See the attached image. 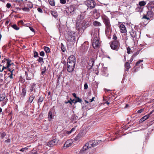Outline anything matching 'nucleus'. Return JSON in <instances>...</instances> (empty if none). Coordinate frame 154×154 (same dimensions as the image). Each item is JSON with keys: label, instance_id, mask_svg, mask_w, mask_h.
I'll use <instances>...</instances> for the list:
<instances>
[{"label": "nucleus", "instance_id": "nucleus-1", "mask_svg": "<svg viewBox=\"0 0 154 154\" xmlns=\"http://www.w3.org/2000/svg\"><path fill=\"white\" fill-rule=\"evenodd\" d=\"M102 18L105 26V31L106 35H109L112 32L110 20L107 17L104 15L102 16Z\"/></svg>", "mask_w": 154, "mask_h": 154}, {"label": "nucleus", "instance_id": "nucleus-2", "mask_svg": "<svg viewBox=\"0 0 154 154\" xmlns=\"http://www.w3.org/2000/svg\"><path fill=\"white\" fill-rule=\"evenodd\" d=\"M75 33L73 31L68 32V34L66 35V37L69 42H74L75 41Z\"/></svg>", "mask_w": 154, "mask_h": 154}, {"label": "nucleus", "instance_id": "nucleus-3", "mask_svg": "<svg viewBox=\"0 0 154 154\" xmlns=\"http://www.w3.org/2000/svg\"><path fill=\"white\" fill-rule=\"evenodd\" d=\"M119 42L117 40L112 41L110 44L111 48L113 50H118L119 47Z\"/></svg>", "mask_w": 154, "mask_h": 154}, {"label": "nucleus", "instance_id": "nucleus-4", "mask_svg": "<svg viewBox=\"0 0 154 154\" xmlns=\"http://www.w3.org/2000/svg\"><path fill=\"white\" fill-rule=\"evenodd\" d=\"M85 5L87 7L90 8H94L96 5V3L93 0H87L85 2Z\"/></svg>", "mask_w": 154, "mask_h": 154}, {"label": "nucleus", "instance_id": "nucleus-5", "mask_svg": "<svg viewBox=\"0 0 154 154\" xmlns=\"http://www.w3.org/2000/svg\"><path fill=\"white\" fill-rule=\"evenodd\" d=\"M58 143V140L56 139H54L53 140L48 142L47 144V145L48 146L51 147L56 145Z\"/></svg>", "mask_w": 154, "mask_h": 154}, {"label": "nucleus", "instance_id": "nucleus-6", "mask_svg": "<svg viewBox=\"0 0 154 154\" xmlns=\"http://www.w3.org/2000/svg\"><path fill=\"white\" fill-rule=\"evenodd\" d=\"M148 10L154 13V3L152 2H149L147 5Z\"/></svg>", "mask_w": 154, "mask_h": 154}, {"label": "nucleus", "instance_id": "nucleus-7", "mask_svg": "<svg viewBox=\"0 0 154 154\" xmlns=\"http://www.w3.org/2000/svg\"><path fill=\"white\" fill-rule=\"evenodd\" d=\"M99 42L97 37L95 38L93 41L92 45L93 48H95L99 46Z\"/></svg>", "mask_w": 154, "mask_h": 154}, {"label": "nucleus", "instance_id": "nucleus-8", "mask_svg": "<svg viewBox=\"0 0 154 154\" xmlns=\"http://www.w3.org/2000/svg\"><path fill=\"white\" fill-rule=\"evenodd\" d=\"M93 15L96 19H97L100 17L99 10L94 9L92 11Z\"/></svg>", "mask_w": 154, "mask_h": 154}, {"label": "nucleus", "instance_id": "nucleus-9", "mask_svg": "<svg viewBox=\"0 0 154 154\" xmlns=\"http://www.w3.org/2000/svg\"><path fill=\"white\" fill-rule=\"evenodd\" d=\"M88 148V146L86 143L80 151L79 154H86L85 151Z\"/></svg>", "mask_w": 154, "mask_h": 154}, {"label": "nucleus", "instance_id": "nucleus-10", "mask_svg": "<svg viewBox=\"0 0 154 154\" xmlns=\"http://www.w3.org/2000/svg\"><path fill=\"white\" fill-rule=\"evenodd\" d=\"M36 85V84L35 83H32L30 85L29 89V91L30 93H33L32 92L33 91H34V93L36 92V90L35 88V87Z\"/></svg>", "mask_w": 154, "mask_h": 154}, {"label": "nucleus", "instance_id": "nucleus-11", "mask_svg": "<svg viewBox=\"0 0 154 154\" xmlns=\"http://www.w3.org/2000/svg\"><path fill=\"white\" fill-rule=\"evenodd\" d=\"M83 28L85 29L90 26V22L88 20H84L82 23Z\"/></svg>", "mask_w": 154, "mask_h": 154}, {"label": "nucleus", "instance_id": "nucleus-12", "mask_svg": "<svg viewBox=\"0 0 154 154\" xmlns=\"http://www.w3.org/2000/svg\"><path fill=\"white\" fill-rule=\"evenodd\" d=\"M35 96L33 93H31L30 94L29 97L28 101L30 103H31L33 102V101L35 98Z\"/></svg>", "mask_w": 154, "mask_h": 154}, {"label": "nucleus", "instance_id": "nucleus-13", "mask_svg": "<svg viewBox=\"0 0 154 154\" xmlns=\"http://www.w3.org/2000/svg\"><path fill=\"white\" fill-rule=\"evenodd\" d=\"M120 29L121 30V32L122 33L126 32L127 30L125 26L123 24H121L119 26Z\"/></svg>", "mask_w": 154, "mask_h": 154}, {"label": "nucleus", "instance_id": "nucleus-14", "mask_svg": "<svg viewBox=\"0 0 154 154\" xmlns=\"http://www.w3.org/2000/svg\"><path fill=\"white\" fill-rule=\"evenodd\" d=\"M73 143V141L72 140H68L66 142L64 146L67 147H69Z\"/></svg>", "mask_w": 154, "mask_h": 154}, {"label": "nucleus", "instance_id": "nucleus-15", "mask_svg": "<svg viewBox=\"0 0 154 154\" xmlns=\"http://www.w3.org/2000/svg\"><path fill=\"white\" fill-rule=\"evenodd\" d=\"M26 79L27 80H30L33 77V74L32 73L29 72L28 73L26 72Z\"/></svg>", "mask_w": 154, "mask_h": 154}, {"label": "nucleus", "instance_id": "nucleus-16", "mask_svg": "<svg viewBox=\"0 0 154 154\" xmlns=\"http://www.w3.org/2000/svg\"><path fill=\"white\" fill-rule=\"evenodd\" d=\"M68 61L75 62V58L73 55H71L69 57L68 60Z\"/></svg>", "mask_w": 154, "mask_h": 154}, {"label": "nucleus", "instance_id": "nucleus-17", "mask_svg": "<svg viewBox=\"0 0 154 154\" xmlns=\"http://www.w3.org/2000/svg\"><path fill=\"white\" fill-rule=\"evenodd\" d=\"M76 9L75 7V6L74 5L70 6L68 8L69 11L71 13L72 12H73Z\"/></svg>", "mask_w": 154, "mask_h": 154}, {"label": "nucleus", "instance_id": "nucleus-18", "mask_svg": "<svg viewBox=\"0 0 154 154\" xmlns=\"http://www.w3.org/2000/svg\"><path fill=\"white\" fill-rule=\"evenodd\" d=\"M75 66H67V70L69 72H71L73 71Z\"/></svg>", "mask_w": 154, "mask_h": 154}, {"label": "nucleus", "instance_id": "nucleus-19", "mask_svg": "<svg viewBox=\"0 0 154 154\" xmlns=\"http://www.w3.org/2000/svg\"><path fill=\"white\" fill-rule=\"evenodd\" d=\"M93 25L96 26H101V23L97 21H94L93 23Z\"/></svg>", "mask_w": 154, "mask_h": 154}, {"label": "nucleus", "instance_id": "nucleus-20", "mask_svg": "<svg viewBox=\"0 0 154 154\" xmlns=\"http://www.w3.org/2000/svg\"><path fill=\"white\" fill-rule=\"evenodd\" d=\"M51 13L55 18H57L58 15L57 12L54 11H51Z\"/></svg>", "mask_w": 154, "mask_h": 154}, {"label": "nucleus", "instance_id": "nucleus-21", "mask_svg": "<svg viewBox=\"0 0 154 154\" xmlns=\"http://www.w3.org/2000/svg\"><path fill=\"white\" fill-rule=\"evenodd\" d=\"M5 97L6 95L5 93L0 94V101H3V100L5 99Z\"/></svg>", "mask_w": 154, "mask_h": 154}, {"label": "nucleus", "instance_id": "nucleus-22", "mask_svg": "<svg viewBox=\"0 0 154 154\" xmlns=\"http://www.w3.org/2000/svg\"><path fill=\"white\" fill-rule=\"evenodd\" d=\"M149 115H146L144 116H143V118H142L140 120V121L143 122L145 121V120H146L147 119H148V118L149 117Z\"/></svg>", "mask_w": 154, "mask_h": 154}, {"label": "nucleus", "instance_id": "nucleus-23", "mask_svg": "<svg viewBox=\"0 0 154 154\" xmlns=\"http://www.w3.org/2000/svg\"><path fill=\"white\" fill-rule=\"evenodd\" d=\"M146 3L144 1L140 2L139 3V6L141 7L144 6L146 5Z\"/></svg>", "mask_w": 154, "mask_h": 154}, {"label": "nucleus", "instance_id": "nucleus-24", "mask_svg": "<svg viewBox=\"0 0 154 154\" xmlns=\"http://www.w3.org/2000/svg\"><path fill=\"white\" fill-rule=\"evenodd\" d=\"M130 35L133 38H135L136 36V32L135 31H132L130 32Z\"/></svg>", "mask_w": 154, "mask_h": 154}, {"label": "nucleus", "instance_id": "nucleus-25", "mask_svg": "<svg viewBox=\"0 0 154 154\" xmlns=\"http://www.w3.org/2000/svg\"><path fill=\"white\" fill-rule=\"evenodd\" d=\"M75 62H67V66H75Z\"/></svg>", "mask_w": 154, "mask_h": 154}, {"label": "nucleus", "instance_id": "nucleus-26", "mask_svg": "<svg viewBox=\"0 0 154 154\" xmlns=\"http://www.w3.org/2000/svg\"><path fill=\"white\" fill-rule=\"evenodd\" d=\"M125 67L126 68V71H128L130 68V65L129 63L127 62L125 64Z\"/></svg>", "mask_w": 154, "mask_h": 154}, {"label": "nucleus", "instance_id": "nucleus-27", "mask_svg": "<svg viewBox=\"0 0 154 154\" xmlns=\"http://www.w3.org/2000/svg\"><path fill=\"white\" fill-rule=\"evenodd\" d=\"M135 10L137 12H141L142 11L143 9L141 7L138 6V7L136 8Z\"/></svg>", "mask_w": 154, "mask_h": 154}, {"label": "nucleus", "instance_id": "nucleus-28", "mask_svg": "<svg viewBox=\"0 0 154 154\" xmlns=\"http://www.w3.org/2000/svg\"><path fill=\"white\" fill-rule=\"evenodd\" d=\"M139 54L138 52H136L134 53L132 56L131 57V59H130L131 61V62L133 61V59L134 57H135L137 55Z\"/></svg>", "mask_w": 154, "mask_h": 154}, {"label": "nucleus", "instance_id": "nucleus-29", "mask_svg": "<svg viewBox=\"0 0 154 154\" xmlns=\"http://www.w3.org/2000/svg\"><path fill=\"white\" fill-rule=\"evenodd\" d=\"M147 16L150 17H152L153 15L154 14V13L149 11L147 12Z\"/></svg>", "mask_w": 154, "mask_h": 154}, {"label": "nucleus", "instance_id": "nucleus-30", "mask_svg": "<svg viewBox=\"0 0 154 154\" xmlns=\"http://www.w3.org/2000/svg\"><path fill=\"white\" fill-rule=\"evenodd\" d=\"M92 143H93L92 141H91L87 143L86 144L88 146V148H90L93 147Z\"/></svg>", "mask_w": 154, "mask_h": 154}, {"label": "nucleus", "instance_id": "nucleus-31", "mask_svg": "<svg viewBox=\"0 0 154 154\" xmlns=\"http://www.w3.org/2000/svg\"><path fill=\"white\" fill-rule=\"evenodd\" d=\"M85 17V15L84 14L82 13L80 15V17H79V20H82L84 19Z\"/></svg>", "mask_w": 154, "mask_h": 154}, {"label": "nucleus", "instance_id": "nucleus-32", "mask_svg": "<svg viewBox=\"0 0 154 154\" xmlns=\"http://www.w3.org/2000/svg\"><path fill=\"white\" fill-rule=\"evenodd\" d=\"M94 63V60L92 59L91 60H90L89 61V64L90 66H92L93 65Z\"/></svg>", "mask_w": 154, "mask_h": 154}, {"label": "nucleus", "instance_id": "nucleus-33", "mask_svg": "<svg viewBox=\"0 0 154 154\" xmlns=\"http://www.w3.org/2000/svg\"><path fill=\"white\" fill-rule=\"evenodd\" d=\"M26 90L25 88H23L22 89V92L21 93V94L23 96H25L26 95Z\"/></svg>", "mask_w": 154, "mask_h": 154}, {"label": "nucleus", "instance_id": "nucleus-34", "mask_svg": "<svg viewBox=\"0 0 154 154\" xmlns=\"http://www.w3.org/2000/svg\"><path fill=\"white\" fill-rule=\"evenodd\" d=\"M11 62V60H10L7 59L6 63L7 64V67L8 68L9 66L11 64L10 63Z\"/></svg>", "mask_w": 154, "mask_h": 154}, {"label": "nucleus", "instance_id": "nucleus-35", "mask_svg": "<svg viewBox=\"0 0 154 154\" xmlns=\"http://www.w3.org/2000/svg\"><path fill=\"white\" fill-rule=\"evenodd\" d=\"M49 4L52 6L55 5V2L54 1V0H49Z\"/></svg>", "mask_w": 154, "mask_h": 154}, {"label": "nucleus", "instance_id": "nucleus-36", "mask_svg": "<svg viewBox=\"0 0 154 154\" xmlns=\"http://www.w3.org/2000/svg\"><path fill=\"white\" fill-rule=\"evenodd\" d=\"M52 118V113L51 111H49L48 112V118L49 119H51Z\"/></svg>", "mask_w": 154, "mask_h": 154}, {"label": "nucleus", "instance_id": "nucleus-37", "mask_svg": "<svg viewBox=\"0 0 154 154\" xmlns=\"http://www.w3.org/2000/svg\"><path fill=\"white\" fill-rule=\"evenodd\" d=\"M44 50L46 53H48L50 51L49 48L48 47H44Z\"/></svg>", "mask_w": 154, "mask_h": 154}, {"label": "nucleus", "instance_id": "nucleus-38", "mask_svg": "<svg viewBox=\"0 0 154 154\" xmlns=\"http://www.w3.org/2000/svg\"><path fill=\"white\" fill-rule=\"evenodd\" d=\"M82 101V100L79 97H78L76 98V100L75 101L74 103L75 104L77 102H81Z\"/></svg>", "mask_w": 154, "mask_h": 154}, {"label": "nucleus", "instance_id": "nucleus-39", "mask_svg": "<svg viewBox=\"0 0 154 154\" xmlns=\"http://www.w3.org/2000/svg\"><path fill=\"white\" fill-rule=\"evenodd\" d=\"M61 48L62 51L63 52H65L66 51L65 47L64 46V45L62 43H61Z\"/></svg>", "mask_w": 154, "mask_h": 154}, {"label": "nucleus", "instance_id": "nucleus-40", "mask_svg": "<svg viewBox=\"0 0 154 154\" xmlns=\"http://www.w3.org/2000/svg\"><path fill=\"white\" fill-rule=\"evenodd\" d=\"M92 141L93 143H92L93 145H92L93 147L95 146H96L98 145V143H97V140H94V141Z\"/></svg>", "mask_w": 154, "mask_h": 154}, {"label": "nucleus", "instance_id": "nucleus-41", "mask_svg": "<svg viewBox=\"0 0 154 154\" xmlns=\"http://www.w3.org/2000/svg\"><path fill=\"white\" fill-rule=\"evenodd\" d=\"M12 27L15 29L16 30H18L19 29V28L17 27V26L16 24H14L12 25Z\"/></svg>", "mask_w": 154, "mask_h": 154}, {"label": "nucleus", "instance_id": "nucleus-42", "mask_svg": "<svg viewBox=\"0 0 154 154\" xmlns=\"http://www.w3.org/2000/svg\"><path fill=\"white\" fill-rule=\"evenodd\" d=\"M9 70L10 71V72H11V74L9 76V77L11 79H13V71L14 70V69H13L11 71V70L9 69Z\"/></svg>", "mask_w": 154, "mask_h": 154}, {"label": "nucleus", "instance_id": "nucleus-43", "mask_svg": "<svg viewBox=\"0 0 154 154\" xmlns=\"http://www.w3.org/2000/svg\"><path fill=\"white\" fill-rule=\"evenodd\" d=\"M37 61L39 62L44 63L43 58L41 57H39L38 59L37 60Z\"/></svg>", "mask_w": 154, "mask_h": 154}, {"label": "nucleus", "instance_id": "nucleus-44", "mask_svg": "<svg viewBox=\"0 0 154 154\" xmlns=\"http://www.w3.org/2000/svg\"><path fill=\"white\" fill-rule=\"evenodd\" d=\"M43 100H44L43 98L42 97H40L39 98L38 100V103H39L42 102L43 101Z\"/></svg>", "mask_w": 154, "mask_h": 154}, {"label": "nucleus", "instance_id": "nucleus-45", "mask_svg": "<svg viewBox=\"0 0 154 154\" xmlns=\"http://www.w3.org/2000/svg\"><path fill=\"white\" fill-rule=\"evenodd\" d=\"M28 149V148L27 147H26L20 149V151L23 152L25 150H27Z\"/></svg>", "mask_w": 154, "mask_h": 154}, {"label": "nucleus", "instance_id": "nucleus-46", "mask_svg": "<svg viewBox=\"0 0 154 154\" xmlns=\"http://www.w3.org/2000/svg\"><path fill=\"white\" fill-rule=\"evenodd\" d=\"M148 17V16H147V15H144L143 16V17L142 19H145L147 20H149V19H150Z\"/></svg>", "mask_w": 154, "mask_h": 154}, {"label": "nucleus", "instance_id": "nucleus-47", "mask_svg": "<svg viewBox=\"0 0 154 154\" xmlns=\"http://www.w3.org/2000/svg\"><path fill=\"white\" fill-rule=\"evenodd\" d=\"M24 11L28 12L29 11V9L28 8H22Z\"/></svg>", "mask_w": 154, "mask_h": 154}, {"label": "nucleus", "instance_id": "nucleus-48", "mask_svg": "<svg viewBox=\"0 0 154 154\" xmlns=\"http://www.w3.org/2000/svg\"><path fill=\"white\" fill-rule=\"evenodd\" d=\"M143 61V60H141L138 61L136 63V66H138L139 64L141 62H142Z\"/></svg>", "mask_w": 154, "mask_h": 154}, {"label": "nucleus", "instance_id": "nucleus-49", "mask_svg": "<svg viewBox=\"0 0 154 154\" xmlns=\"http://www.w3.org/2000/svg\"><path fill=\"white\" fill-rule=\"evenodd\" d=\"M88 86L87 83H85L84 85V89H88Z\"/></svg>", "mask_w": 154, "mask_h": 154}, {"label": "nucleus", "instance_id": "nucleus-50", "mask_svg": "<svg viewBox=\"0 0 154 154\" xmlns=\"http://www.w3.org/2000/svg\"><path fill=\"white\" fill-rule=\"evenodd\" d=\"M40 55L41 56H42V57H43L45 55V53L44 51H42L40 53Z\"/></svg>", "mask_w": 154, "mask_h": 154}, {"label": "nucleus", "instance_id": "nucleus-51", "mask_svg": "<svg viewBox=\"0 0 154 154\" xmlns=\"http://www.w3.org/2000/svg\"><path fill=\"white\" fill-rule=\"evenodd\" d=\"M60 3L62 4H64L66 3V0H60Z\"/></svg>", "mask_w": 154, "mask_h": 154}, {"label": "nucleus", "instance_id": "nucleus-52", "mask_svg": "<svg viewBox=\"0 0 154 154\" xmlns=\"http://www.w3.org/2000/svg\"><path fill=\"white\" fill-rule=\"evenodd\" d=\"M38 54L37 52H35L34 53V56L35 57H37L38 56Z\"/></svg>", "mask_w": 154, "mask_h": 154}, {"label": "nucleus", "instance_id": "nucleus-53", "mask_svg": "<svg viewBox=\"0 0 154 154\" xmlns=\"http://www.w3.org/2000/svg\"><path fill=\"white\" fill-rule=\"evenodd\" d=\"M130 50H131V48H130L129 47H128L127 48V53L128 54H130Z\"/></svg>", "mask_w": 154, "mask_h": 154}, {"label": "nucleus", "instance_id": "nucleus-54", "mask_svg": "<svg viewBox=\"0 0 154 154\" xmlns=\"http://www.w3.org/2000/svg\"><path fill=\"white\" fill-rule=\"evenodd\" d=\"M37 10L40 13H42V10L41 8H38Z\"/></svg>", "mask_w": 154, "mask_h": 154}, {"label": "nucleus", "instance_id": "nucleus-55", "mask_svg": "<svg viewBox=\"0 0 154 154\" xmlns=\"http://www.w3.org/2000/svg\"><path fill=\"white\" fill-rule=\"evenodd\" d=\"M143 110L144 109H141L137 111V113H141L143 111Z\"/></svg>", "mask_w": 154, "mask_h": 154}, {"label": "nucleus", "instance_id": "nucleus-56", "mask_svg": "<svg viewBox=\"0 0 154 154\" xmlns=\"http://www.w3.org/2000/svg\"><path fill=\"white\" fill-rule=\"evenodd\" d=\"M11 4L9 3H8L6 5V7L8 8H9L11 7Z\"/></svg>", "mask_w": 154, "mask_h": 154}, {"label": "nucleus", "instance_id": "nucleus-57", "mask_svg": "<svg viewBox=\"0 0 154 154\" xmlns=\"http://www.w3.org/2000/svg\"><path fill=\"white\" fill-rule=\"evenodd\" d=\"M5 132H3L2 133L1 136L2 138H3L5 136Z\"/></svg>", "mask_w": 154, "mask_h": 154}, {"label": "nucleus", "instance_id": "nucleus-58", "mask_svg": "<svg viewBox=\"0 0 154 154\" xmlns=\"http://www.w3.org/2000/svg\"><path fill=\"white\" fill-rule=\"evenodd\" d=\"M117 38V37L116 36V35L114 34L113 35V39L116 40Z\"/></svg>", "mask_w": 154, "mask_h": 154}, {"label": "nucleus", "instance_id": "nucleus-59", "mask_svg": "<svg viewBox=\"0 0 154 154\" xmlns=\"http://www.w3.org/2000/svg\"><path fill=\"white\" fill-rule=\"evenodd\" d=\"M7 68H8L7 67V66H3V68H2V70H1V71H3L5 69H6Z\"/></svg>", "mask_w": 154, "mask_h": 154}, {"label": "nucleus", "instance_id": "nucleus-60", "mask_svg": "<svg viewBox=\"0 0 154 154\" xmlns=\"http://www.w3.org/2000/svg\"><path fill=\"white\" fill-rule=\"evenodd\" d=\"M94 97H93L91 99L89 100V102H91L93 101V100H94Z\"/></svg>", "mask_w": 154, "mask_h": 154}, {"label": "nucleus", "instance_id": "nucleus-61", "mask_svg": "<svg viewBox=\"0 0 154 154\" xmlns=\"http://www.w3.org/2000/svg\"><path fill=\"white\" fill-rule=\"evenodd\" d=\"M72 95L75 98H76L77 97H76V94L75 93H72Z\"/></svg>", "mask_w": 154, "mask_h": 154}, {"label": "nucleus", "instance_id": "nucleus-62", "mask_svg": "<svg viewBox=\"0 0 154 154\" xmlns=\"http://www.w3.org/2000/svg\"><path fill=\"white\" fill-rule=\"evenodd\" d=\"M29 29L32 32H34V30L31 27H29Z\"/></svg>", "mask_w": 154, "mask_h": 154}, {"label": "nucleus", "instance_id": "nucleus-63", "mask_svg": "<svg viewBox=\"0 0 154 154\" xmlns=\"http://www.w3.org/2000/svg\"><path fill=\"white\" fill-rule=\"evenodd\" d=\"M18 23H20L21 24H23V20H21Z\"/></svg>", "mask_w": 154, "mask_h": 154}, {"label": "nucleus", "instance_id": "nucleus-64", "mask_svg": "<svg viewBox=\"0 0 154 154\" xmlns=\"http://www.w3.org/2000/svg\"><path fill=\"white\" fill-rule=\"evenodd\" d=\"M6 142L10 143V140L9 139H8L5 141Z\"/></svg>", "mask_w": 154, "mask_h": 154}]
</instances>
